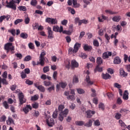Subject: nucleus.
Listing matches in <instances>:
<instances>
[{
    "mask_svg": "<svg viewBox=\"0 0 130 130\" xmlns=\"http://www.w3.org/2000/svg\"><path fill=\"white\" fill-rule=\"evenodd\" d=\"M93 123V121L91 119H89L88 122L84 124V126H86V127H91L92 126V124Z\"/></svg>",
    "mask_w": 130,
    "mask_h": 130,
    "instance_id": "21",
    "label": "nucleus"
},
{
    "mask_svg": "<svg viewBox=\"0 0 130 130\" xmlns=\"http://www.w3.org/2000/svg\"><path fill=\"white\" fill-rule=\"evenodd\" d=\"M47 30H48V38L49 39H52L54 38V36H53V31H52L51 27H48L47 28Z\"/></svg>",
    "mask_w": 130,
    "mask_h": 130,
    "instance_id": "12",
    "label": "nucleus"
},
{
    "mask_svg": "<svg viewBox=\"0 0 130 130\" xmlns=\"http://www.w3.org/2000/svg\"><path fill=\"white\" fill-rule=\"evenodd\" d=\"M85 74L87 75L86 77V81L88 85H93V81H91L90 80V76H89V75H90V72L89 71H87L85 72Z\"/></svg>",
    "mask_w": 130,
    "mask_h": 130,
    "instance_id": "13",
    "label": "nucleus"
},
{
    "mask_svg": "<svg viewBox=\"0 0 130 130\" xmlns=\"http://www.w3.org/2000/svg\"><path fill=\"white\" fill-rule=\"evenodd\" d=\"M123 99H124V100H127L128 99V92L126 90L124 91L123 95Z\"/></svg>",
    "mask_w": 130,
    "mask_h": 130,
    "instance_id": "26",
    "label": "nucleus"
},
{
    "mask_svg": "<svg viewBox=\"0 0 130 130\" xmlns=\"http://www.w3.org/2000/svg\"><path fill=\"white\" fill-rule=\"evenodd\" d=\"M54 89H55L54 85L52 84L51 87L48 88L47 90L49 92H51V91L54 90Z\"/></svg>",
    "mask_w": 130,
    "mask_h": 130,
    "instance_id": "53",
    "label": "nucleus"
},
{
    "mask_svg": "<svg viewBox=\"0 0 130 130\" xmlns=\"http://www.w3.org/2000/svg\"><path fill=\"white\" fill-rule=\"evenodd\" d=\"M5 48L6 50L9 51V50H15V47L13 46V43H8L5 46Z\"/></svg>",
    "mask_w": 130,
    "mask_h": 130,
    "instance_id": "8",
    "label": "nucleus"
},
{
    "mask_svg": "<svg viewBox=\"0 0 130 130\" xmlns=\"http://www.w3.org/2000/svg\"><path fill=\"white\" fill-rule=\"evenodd\" d=\"M39 99V95H38V94H36L31 97V100L32 101H36Z\"/></svg>",
    "mask_w": 130,
    "mask_h": 130,
    "instance_id": "38",
    "label": "nucleus"
},
{
    "mask_svg": "<svg viewBox=\"0 0 130 130\" xmlns=\"http://www.w3.org/2000/svg\"><path fill=\"white\" fill-rule=\"evenodd\" d=\"M121 62V59L119 57H116L114 59V63L115 64H119Z\"/></svg>",
    "mask_w": 130,
    "mask_h": 130,
    "instance_id": "19",
    "label": "nucleus"
},
{
    "mask_svg": "<svg viewBox=\"0 0 130 130\" xmlns=\"http://www.w3.org/2000/svg\"><path fill=\"white\" fill-rule=\"evenodd\" d=\"M93 124H94V125H95L96 126H99V125H100V124H101L100 121L98 119L95 120L94 121Z\"/></svg>",
    "mask_w": 130,
    "mask_h": 130,
    "instance_id": "44",
    "label": "nucleus"
},
{
    "mask_svg": "<svg viewBox=\"0 0 130 130\" xmlns=\"http://www.w3.org/2000/svg\"><path fill=\"white\" fill-rule=\"evenodd\" d=\"M61 24L63 25V26H67V24H68V20L64 19L61 21Z\"/></svg>",
    "mask_w": 130,
    "mask_h": 130,
    "instance_id": "57",
    "label": "nucleus"
},
{
    "mask_svg": "<svg viewBox=\"0 0 130 130\" xmlns=\"http://www.w3.org/2000/svg\"><path fill=\"white\" fill-rule=\"evenodd\" d=\"M7 123L9 125H11V124L14 123V120L12 118L9 117L8 119L7 120Z\"/></svg>",
    "mask_w": 130,
    "mask_h": 130,
    "instance_id": "33",
    "label": "nucleus"
},
{
    "mask_svg": "<svg viewBox=\"0 0 130 130\" xmlns=\"http://www.w3.org/2000/svg\"><path fill=\"white\" fill-rule=\"evenodd\" d=\"M71 67L72 69H75V68H78L79 67V63L76 61V60H72L71 62Z\"/></svg>",
    "mask_w": 130,
    "mask_h": 130,
    "instance_id": "17",
    "label": "nucleus"
},
{
    "mask_svg": "<svg viewBox=\"0 0 130 130\" xmlns=\"http://www.w3.org/2000/svg\"><path fill=\"white\" fill-rule=\"evenodd\" d=\"M120 75L122 77H126L127 76V73L124 72V70L122 69H120Z\"/></svg>",
    "mask_w": 130,
    "mask_h": 130,
    "instance_id": "24",
    "label": "nucleus"
},
{
    "mask_svg": "<svg viewBox=\"0 0 130 130\" xmlns=\"http://www.w3.org/2000/svg\"><path fill=\"white\" fill-rule=\"evenodd\" d=\"M80 57H81V58H86L87 57V55L84 53H81L79 54Z\"/></svg>",
    "mask_w": 130,
    "mask_h": 130,
    "instance_id": "58",
    "label": "nucleus"
},
{
    "mask_svg": "<svg viewBox=\"0 0 130 130\" xmlns=\"http://www.w3.org/2000/svg\"><path fill=\"white\" fill-rule=\"evenodd\" d=\"M44 84L46 87H49V86H52V83H51V82L46 81H44Z\"/></svg>",
    "mask_w": 130,
    "mask_h": 130,
    "instance_id": "41",
    "label": "nucleus"
},
{
    "mask_svg": "<svg viewBox=\"0 0 130 130\" xmlns=\"http://www.w3.org/2000/svg\"><path fill=\"white\" fill-rule=\"evenodd\" d=\"M44 73H47V72H49V67H45L43 69Z\"/></svg>",
    "mask_w": 130,
    "mask_h": 130,
    "instance_id": "64",
    "label": "nucleus"
},
{
    "mask_svg": "<svg viewBox=\"0 0 130 130\" xmlns=\"http://www.w3.org/2000/svg\"><path fill=\"white\" fill-rule=\"evenodd\" d=\"M102 77H103V79H104V80H107V79H110L111 78V76H110V75L108 74H102Z\"/></svg>",
    "mask_w": 130,
    "mask_h": 130,
    "instance_id": "28",
    "label": "nucleus"
},
{
    "mask_svg": "<svg viewBox=\"0 0 130 130\" xmlns=\"http://www.w3.org/2000/svg\"><path fill=\"white\" fill-rule=\"evenodd\" d=\"M102 71H103V67H99V66H96L94 69L95 73H96V72H101Z\"/></svg>",
    "mask_w": 130,
    "mask_h": 130,
    "instance_id": "31",
    "label": "nucleus"
},
{
    "mask_svg": "<svg viewBox=\"0 0 130 130\" xmlns=\"http://www.w3.org/2000/svg\"><path fill=\"white\" fill-rule=\"evenodd\" d=\"M105 12L106 14H109L110 15H116L117 14V13L114 12L110 10H106Z\"/></svg>",
    "mask_w": 130,
    "mask_h": 130,
    "instance_id": "29",
    "label": "nucleus"
},
{
    "mask_svg": "<svg viewBox=\"0 0 130 130\" xmlns=\"http://www.w3.org/2000/svg\"><path fill=\"white\" fill-rule=\"evenodd\" d=\"M119 123L120 126H121V127H123L124 128H126V124H125V123H124L122 120H119Z\"/></svg>",
    "mask_w": 130,
    "mask_h": 130,
    "instance_id": "27",
    "label": "nucleus"
},
{
    "mask_svg": "<svg viewBox=\"0 0 130 130\" xmlns=\"http://www.w3.org/2000/svg\"><path fill=\"white\" fill-rule=\"evenodd\" d=\"M76 91H77V93L80 95L85 94V90L81 88H77Z\"/></svg>",
    "mask_w": 130,
    "mask_h": 130,
    "instance_id": "23",
    "label": "nucleus"
},
{
    "mask_svg": "<svg viewBox=\"0 0 130 130\" xmlns=\"http://www.w3.org/2000/svg\"><path fill=\"white\" fill-rule=\"evenodd\" d=\"M32 106L35 109H37L39 107V104L38 103H34L32 104Z\"/></svg>",
    "mask_w": 130,
    "mask_h": 130,
    "instance_id": "47",
    "label": "nucleus"
},
{
    "mask_svg": "<svg viewBox=\"0 0 130 130\" xmlns=\"http://www.w3.org/2000/svg\"><path fill=\"white\" fill-rule=\"evenodd\" d=\"M64 109V106L62 105H60L58 106V110L59 111H60L61 112H62V110Z\"/></svg>",
    "mask_w": 130,
    "mask_h": 130,
    "instance_id": "46",
    "label": "nucleus"
},
{
    "mask_svg": "<svg viewBox=\"0 0 130 130\" xmlns=\"http://www.w3.org/2000/svg\"><path fill=\"white\" fill-rule=\"evenodd\" d=\"M21 22H23V19H18L14 21V24L15 25H18L19 23H21Z\"/></svg>",
    "mask_w": 130,
    "mask_h": 130,
    "instance_id": "50",
    "label": "nucleus"
},
{
    "mask_svg": "<svg viewBox=\"0 0 130 130\" xmlns=\"http://www.w3.org/2000/svg\"><path fill=\"white\" fill-rule=\"evenodd\" d=\"M57 110L56 109V110L54 111L52 114V117L53 118H57Z\"/></svg>",
    "mask_w": 130,
    "mask_h": 130,
    "instance_id": "43",
    "label": "nucleus"
},
{
    "mask_svg": "<svg viewBox=\"0 0 130 130\" xmlns=\"http://www.w3.org/2000/svg\"><path fill=\"white\" fill-rule=\"evenodd\" d=\"M38 89L41 92H45V88L42 85H39V87H38Z\"/></svg>",
    "mask_w": 130,
    "mask_h": 130,
    "instance_id": "37",
    "label": "nucleus"
},
{
    "mask_svg": "<svg viewBox=\"0 0 130 130\" xmlns=\"http://www.w3.org/2000/svg\"><path fill=\"white\" fill-rule=\"evenodd\" d=\"M116 29H117V31H118V32H121V30H122V28L121 27V26L120 25H117Z\"/></svg>",
    "mask_w": 130,
    "mask_h": 130,
    "instance_id": "56",
    "label": "nucleus"
},
{
    "mask_svg": "<svg viewBox=\"0 0 130 130\" xmlns=\"http://www.w3.org/2000/svg\"><path fill=\"white\" fill-rule=\"evenodd\" d=\"M104 31H105V28H102L99 29L98 31L99 35H100V36H103V35L104 34Z\"/></svg>",
    "mask_w": 130,
    "mask_h": 130,
    "instance_id": "39",
    "label": "nucleus"
},
{
    "mask_svg": "<svg viewBox=\"0 0 130 130\" xmlns=\"http://www.w3.org/2000/svg\"><path fill=\"white\" fill-rule=\"evenodd\" d=\"M53 30L54 31V32H59V33H63V27L62 26H59L57 25H54L53 27Z\"/></svg>",
    "mask_w": 130,
    "mask_h": 130,
    "instance_id": "10",
    "label": "nucleus"
},
{
    "mask_svg": "<svg viewBox=\"0 0 130 130\" xmlns=\"http://www.w3.org/2000/svg\"><path fill=\"white\" fill-rule=\"evenodd\" d=\"M75 123L76 125L82 126V125H84L85 124V122H84L83 121H76Z\"/></svg>",
    "mask_w": 130,
    "mask_h": 130,
    "instance_id": "25",
    "label": "nucleus"
},
{
    "mask_svg": "<svg viewBox=\"0 0 130 130\" xmlns=\"http://www.w3.org/2000/svg\"><path fill=\"white\" fill-rule=\"evenodd\" d=\"M70 61L69 60H67L66 61H65V66H66V67L67 68V69H70V67H71V65H70Z\"/></svg>",
    "mask_w": 130,
    "mask_h": 130,
    "instance_id": "49",
    "label": "nucleus"
},
{
    "mask_svg": "<svg viewBox=\"0 0 130 130\" xmlns=\"http://www.w3.org/2000/svg\"><path fill=\"white\" fill-rule=\"evenodd\" d=\"M112 55V56L116 55V53L112 54L111 52L107 51L103 54V58H104V59H106V58H109V56H111Z\"/></svg>",
    "mask_w": 130,
    "mask_h": 130,
    "instance_id": "5",
    "label": "nucleus"
},
{
    "mask_svg": "<svg viewBox=\"0 0 130 130\" xmlns=\"http://www.w3.org/2000/svg\"><path fill=\"white\" fill-rule=\"evenodd\" d=\"M73 4L74 8H79L80 7V4H78L77 0H73Z\"/></svg>",
    "mask_w": 130,
    "mask_h": 130,
    "instance_id": "34",
    "label": "nucleus"
},
{
    "mask_svg": "<svg viewBox=\"0 0 130 130\" xmlns=\"http://www.w3.org/2000/svg\"><path fill=\"white\" fill-rule=\"evenodd\" d=\"M69 109H65L63 111L60 112V113L59 114L58 120L60 121H62V120H63V118L66 117L67 115L69 114Z\"/></svg>",
    "mask_w": 130,
    "mask_h": 130,
    "instance_id": "2",
    "label": "nucleus"
},
{
    "mask_svg": "<svg viewBox=\"0 0 130 130\" xmlns=\"http://www.w3.org/2000/svg\"><path fill=\"white\" fill-rule=\"evenodd\" d=\"M64 95L66 96L68 100L70 101H75L76 100V90L74 89H71L69 91H64Z\"/></svg>",
    "mask_w": 130,
    "mask_h": 130,
    "instance_id": "1",
    "label": "nucleus"
},
{
    "mask_svg": "<svg viewBox=\"0 0 130 130\" xmlns=\"http://www.w3.org/2000/svg\"><path fill=\"white\" fill-rule=\"evenodd\" d=\"M47 123L49 126H53L54 125V120L52 118L47 120Z\"/></svg>",
    "mask_w": 130,
    "mask_h": 130,
    "instance_id": "16",
    "label": "nucleus"
},
{
    "mask_svg": "<svg viewBox=\"0 0 130 130\" xmlns=\"http://www.w3.org/2000/svg\"><path fill=\"white\" fill-rule=\"evenodd\" d=\"M60 84V86L61 87H62L63 89L65 87H67V85H68V84L67 83V82H60L59 83Z\"/></svg>",
    "mask_w": 130,
    "mask_h": 130,
    "instance_id": "48",
    "label": "nucleus"
},
{
    "mask_svg": "<svg viewBox=\"0 0 130 130\" xmlns=\"http://www.w3.org/2000/svg\"><path fill=\"white\" fill-rule=\"evenodd\" d=\"M115 118H116V119H120V118H121V114L119 113H116L115 115Z\"/></svg>",
    "mask_w": 130,
    "mask_h": 130,
    "instance_id": "45",
    "label": "nucleus"
},
{
    "mask_svg": "<svg viewBox=\"0 0 130 130\" xmlns=\"http://www.w3.org/2000/svg\"><path fill=\"white\" fill-rule=\"evenodd\" d=\"M91 90V92H92V93H91V96L92 97L96 96V90H95V89H94L93 88H92Z\"/></svg>",
    "mask_w": 130,
    "mask_h": 130,
    "instance_id": "54",
    "label": "nucleus"
},
{
    "mask_svg": "<svg viewBox=\"0 0 130 130\" xmlns=\"http://www.w3.org/2000/svg\"><path fill=\"white\" fill-rule=\"evenodd\" d=\"M83 48L85 51H90L92 49V47L87 44H84Z\"/></svg>",
    "mask_w": 130,
    "mask_h": 130,
    "instance_id": "22",
    "label": "nucleus"
},
{
    "mask_svg": "<svg viewBox=\"0 0 130 130\" xmlns=\"http://www.w3.org/2000/svg\"><path fill=\"white\" fill-rule=\"evenodd\" d=\"M45 22H46V23H48L49 24L56 25V24H57V19H56V18H51L48 17L46 18Z\"/></svg>",
    "mask_w": 130,
    "mask_h": 130,
    "instance_id": "4",
    "label": "nucleus"
},
{
    "mask_svg": "<svg viewBox=\"0 0 130 130\" xmlns=\"http://www.w3.org/2000/svg\"><path fill=\"white\" fill-rule=\"evenodd\" d=\"M6 119H7V117L6 116H2L0 118V121L3 122V121H6Z\"/></svg>",
    "mask_w": 130,
    "mask_h": 130,
    "instance_id": "62",
    "label": "nucleus"
},
{
    "mask_svg": "<svg viewBox=\"0 0 130 130\" xmlns=\"http://www.w3.org/2000/svg\"><path fill=\"white\" fill-rule=\"evenodd\" d=\"M18 98L19 99V104H23L26 103V99L24 96V94L22 92H20L18 94Z\"/></svg>",
    "mask_w": 130,
    "mask_h": 130,
    "instance_id": "9",
    "label": "nucleus"
},
{
    "mask_svg": "<svg viewBox=\"0 0 130 130\" xmlns=\"http://www.w3.org/2000/svg\"><path fill=\"white\" fill-rule=\"evenodd\" d=\"M20 37L23 39H26V38H28V35L26 33L22 32L20 34Z\"/></svg>",
    "mask_w": 130,
    "mask_h": 130,
    "instance_id": "40",
    "label": "nucleus"
},
{
    "mask_svg": "<svg viewBox=\"0 0 130 130\" xmlns=\"http://www.w3.org/2000/svg\"><path fill=\"white\" fill-rule=\"evenodd\" d=\"M19 11H23V12H26L27 11V8L25 6H19L18 7Z\"/></svg>",
    "mask_w": 130,
    "mask_h": 130,
    "instance_id": "42",
    "label": "nucleus"
},
{
    "mask_svg": "<svg viewBox=\"0 0 130 130\" xmlns=\"http://www.w3.org/2000/svg\"><path fill=\"white\" fill-rule=\"evenodd\" d=\"M81 47V44L79 43H76L74 47V49L73 48H70L69 50V53L72 52V53H76V52H78V50H79V48Z\"/></svg>",
    "mask_w": 130,
    "mask_h": 130,
    "instance_id": "3",
    "label": "nucleus"
},
{
    "mask_svg": "<svg viewBox=\"0 0 130 130\" xmlns=\"http://www.w3.org/2000/svg\"><path fill=\"white\" fill-rule=\"evenodd\" d=\"M29 110H32V107L30 105H26V106L23 109V111L25 113V114H27V113L29 112Z\"/></svg>",
    "mask_w": 130,
    "mask_h": 130,
    "instance_id": "15",
    "label": "nucleus"
},
{
    "mask_svg": "<svg viewBox=\"0 0 130 130\" xmlns=\"http://www.w3.org/2000/svg\"><path fill=\"white\" fill-rule=\"evenodd\" d=\"M93 45L94 46L98 47L99 46V42L98 41L95 40L93 41Z\"/></svg>",
    "mask_w": 130,
    "mask_h": 130,
    "instance_id": "63",
    "label": "nucleus"
},
{
    "mask_svg": "<svg viewBox=\"0 0 130 130\" xmlns=\"http://www.w3.org/2000/svg\"><path fill=\"white\" fill-rule=\"evenodd\" d=\"M70 108H71L72 110H74V109L76 108V104H74L73 103H72L70 106Z\"/></svg>",
    "mask_w": 130,
    "mask_h": 130,
    "instance_id": "59",
    "label": "nucleus"
},
{
    "mask_svg": "<svg viewBox=\"0 0 130 130\" xmlns=\"http://www.w3.org/2000/svg\"><path fill=\"white\" fill-rule=\"evenodd\" d=\"M7 8L12 9L14 11L17 10V6L15 5V1L14 0L11 1L8 5H6Z\"/></svg>",
    "mask_w": 130,
    "mask_h": 130,
    "instance_id": "7",
    "label": "nucleus"
},
{
    "mask_svg": "<svg viewBox=\"0 0 130 130\" xmlns=\"http://www.w3.org/2000/svg\"><path fill=\"white\" fill-rule=\"evenodd\" d=\"M28 45L30 49H34V48H35V47H34V44H33V43H29Z\"/></svg>",
    "mask_w": 130,
    "mask_h": 130,
    "instance_id": "60",
    "label": "nucleus"
},
{
    "mask_svg": "<svg viewBox=\"0 0 130 130\" xmlns=\"http://www.w3.org/2000/svg\"><path fill=\"white\" fill-rule=\"evenodd\" d=\"M88 22H89L88 21V20L86 19L80 20V21H79V26H81V25H82V24H88Z\"/></svg>",
    "mask_w": 130,
    "mask_h": 130,
    "instance_id": "36",
    "label": "nucleus"
},
{
    "mask_svg": "<svg viewBox=\"0 0 130 130\" xmlns=\"http://www.w3.org/2000/svg\"><path fill=\"white\" fill-rule=\"evenodd\" d=\"M107 95L109 99H112V98H113V94L112 93L108 92Z\"/></svg>",
    "mask_w": 130,
    "mask_h": 130,
    "instance_id": "61",
    "label": "nucleus"
},
{
    "mask_svg": "<svg viewBox=\"0 0 130 130\" xmlns=\"http://www.w3.org/2000/svg\"><path fill=\"white\" fill-rule=\"evenodd\" d=\"M73 84H78L79 83V78L76 75H74L72 80Z\"/></svg>",
    "mask_w": 130,
    "mask_h": 130,
    "instance_id": "20",
    "label": "nucleus"
},
{
    "mask_svg": "<svg viewBox=\"0 0 130 130\" xmlns=\"http://www.w3.org/2000/svg\"><path fill=\"white\" fill-rule=\"evenodd\" d=\"M74 27V25L73 24H71L69 26L70 30H64L63 31V34H67L68 35H71L72 32H73V28Z\"/></svg>",
    "mask_w": 130,
    "mask_h": 130,
    "instance_id": "14",
    "label": "nucleus"
},
{
    "mask_svg": "<svg viewBox=\"0 0 130 130\" xmlns=\"http://www.w3.org/2000/svg\"><path fill=\"white\" fill-rule=\"evenodd\" d=\"M85 113L86 114V117L87 118H91L92 116H93L94 114L96 113V111H95L94 110H88L85 112Z\"/></svg>",
    "mask_w": 130,
    "mask_h": 130,
    "instance_id": "11",
    "label": "nucleus"
},
{
    "mask_svg": "<svg viewBox=\"0 0 130 130\" xmlns=\"http://www.w3.org/2000/svg\"><path fill=\"white\" fill-rule=\"evenodd\" d=\"M68 10L69 12H70L72 15H75L76 14V11L74 8H72L71 7H68Z\"/></svg>",
    "mask_w": 130,
    "mask_h": 130,
    "instance_id": "32",
    "label": "nucleus"
},
{
    "mask_svg": "<svg viewBox=\"0 0 130 130\" xmlns=\"http://www.w3.org/2000/svg\"><path fill=\"white\" fill-rule=\"evenodd\" d=\"M30 5L31 6H33L34 7H35L36 5H37V0H32L30 2Z\"/></svg>",
    "mask_w": 130,
    "mask_h": 130,
    "instance_id": "55",
    "label": "nucleus"
},
{
    "mask_svg": "<svg viewBox=\"0 0 130 130\" xmlns=\"http://www.w3.org/2000/svg\"><path fill=\"white\" fill-rule=\"evenodd\" d=\"M99 109L100 110H104L105 109V106H104V104L101 103L99 104Z\"/></svg>",
    "mask_w": 130,
    "mask_h": 130,
    "instance_id": "35",
    "label": "nucleus"
},
{
    "mask_svg": "<svg viewBox=\"0 0 130 130\" xmlns=\"http://www.w3.org/2000/svg\"><path fill=\"white\" fill-rule=\"evenodd\" d=\"M8 32L10 33H11V34L13 35V36H15L16 35V30L15 29H9L8 30Z\"/></svg>",
    "mask_w": 130,
    "mask_h": 130,
    "instance_id": "52",
    "label": "nucleus"
},
{
    "mask_svg": "<svg viewBox=\"0 0 130 130\" xmlns=\"http://www.w3.org/2000/svg\"><path fill=\"white\" fill-rule=\"evenodd\" d=\"M121 20V16L119 15H116L112 18L113 22H119Z\"/></svg>",
    "mask_w": 130,
    "mask_h": 130,
    "instance_id": "18",
    "label": "nucleus"
},
{
    "mask_svg": "<svg viewBox=\"0 0 130 130\" xmlns=\"http://www.w3.org/2000/svg\"><path fill=\"white\" fill-rule=\"evenodd\" d=\"M53 78L54 80H55V81H56V80H57V72H54L53 74Z\"/></svg>",
    "mask_w": 130,
    "mask_h": 130,
    "instance_id": "51",
    "label": "nucleus"
},
{
    "mask_svg": "<svg viewBox=\"0 0 130 130\" xmlns=\"http://www.w3.org/2000/svg\"><path fill=\"white\" fill-rule=\"evenodd\" d=\"M46 54V53H45V51H43L40 55V59H39V61H40V63L41 64V66H44V60L45 59L44 58V56H45Z\"/></svg>",
    "mask_w": 130,
    "mask_h": 130,
    "instance_id": "6",
    "label": "nucleus"
},
{
    "mask_svg": "<svg viewBox=\"0 0 130 130\" xmlns=\"http://www.w3.org/2000/svg\"><path fill=\"white\" fill-rule=\"evenodd\" d=\"M96 62L98 64H102V63H103V60L102 59V58H101V57H98L96 59Z\"/></svg>",
    "mask_w": 130,
    "mask_h": 130,
    "instance_id": "30",
    "label": "nucleus"
}]
</instances>
